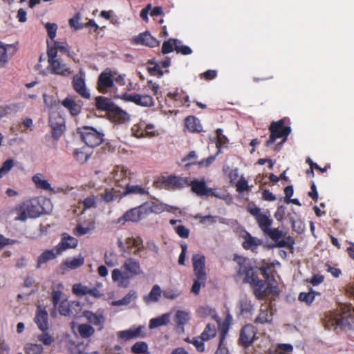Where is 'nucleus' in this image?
Wrapping results in <instances>:
<instances>
[{
  "label": "nucleus",
  "instance_id": "1",
  "mask_svg": "<svg viewBox=\"0 0 354 354\" xmlns=\"http://www.w3.org/2000/svg\"><path fill=\"white\" fill-rule=\"evenodd\" d=\"M122 271L114 269L112 271V279L114 282H118L120 286H127L129 280L142 272L140 262L136 259L129 258L122 266Z\"/></svg>",
  "mask_w": 354,
  "mask_h": 354
},
{
  "label": "nucleus",
  "instance_id": "2",
  "mask_svg": "<svg viewBox=\"0 0 354 354\" xmlns=\"http://www.w3.org/2000/svg\"><path fill=\"white\" fill-rule=\"evenodd\" d=\"M269 131L270 135L268 140L266 142L265 145L267 147H271L277 139L281 138V141L275 146V151H279L282 145L287 140L289 134L291 132L290 127L285 125L284 119H281L277 122H272Z\"/></svg>",
  "mask_w": 354,
  "mask_h": 354
},
{
  "label": "nucleus",
  "instance_id": "3",
  "mask_svg": "<svg viewBox=\"0 0 354 354\" xmlns=\"http://www.w3.org/2000/svg\"><path fill=\"white\" fill-rule=\"evenodd\" d=\"M16 220L26 221L28 218H37L43 213V207L38 198H32L23 201L16 207Z\"/></svg>",
  "mask_w": 354,
  "mask_h": 354
},
{
  "label": "nucleus",
  "instance_id": "4",
  "mask_svg": "<svg viewBox=\"0 0 354 354\" xmlns=\"http://www.w3.org/2000/svg\"><path fill=\"white\" fill-rule=\"evenodd\" d=\"M48 69L52 74L58 75L63 77L69 76L72 71L71 68L64 63L59 57H56V52L54 50H50L47 52Z\"/></svg>",
  "mask_w": 354,
  "mask_h": 354
},
{
  "label": "nucleus",
  "instance_id": "5",
  "mask_svg": "<svg viewBox=\"0 0 354 354\" xmlns=\"http://www.w3.org/2000/svg\"><path fill=\"white\" fill-rule=\"evenodd\" d=\"M82 141L89 147L93 148L100 145L104 141V133L95 128L84 126L78 128Z\"/></svg>",
  "mask_w": 354,
  "mask_h": 354
},
{
  "label": "nucleus",
  "instance_id": "6",
  "mask_svg": "<svg viewBox=\"0 0 354 354\" xmlns=\"http://www.w3.org/2000/svg\"><path fill=\"white\" fill-rule=\"evenodd\" d=\"M151 210L153 211V209H149L148 204L144 203L137 207L131 208L127 211L122 216L118 218V223H124L125 222L138 223L150 214ZM154 211L156 210L154 209Z\"/></svg>",
  "mask_w": 354,
  "mask_h": 354
},
{
  "label": "nucleus",
  "instance_id": "7",
  "mask_svg": "<svg viewBox=\"0 0 354 354\" xmlns=\"http://www.w3.org/2000/svg\"><path fill=\"white\" fill-rule=\"evenodd\" d=\"M245 283H248L251 285L254 294L258 299H264L272 291L270 285L267 284L266 280L259 279L256 273L246 280Z\"/></svg>",
  "mask_w": 354,
  "mask_h": 354
},
{
  "label": "nucleus",
  "instance_id": "8",
  "mask_svg": "<svg viewBox=\"0 0 354 354\" xmlns=\"http://www.w3.org/2000/svg\"><path fill=\"white\" fill-rule=\"evenodd\" d=\"M157 183H160L163 188L168 190L181 189L188 186L189 178L170 175L162 176Z\"/></svg>",
  "mask_w": 354,
  "mask_h": 354
},
{
  "label": "nucleus",
  "instance_id": "9",
  "mask_svg": "<svg viewBox=\"0 0 354 354\" xmlns=\"http://www.w3.org/2000/svg\"><path fill=\"white\" fill-rule=\"evenodd\" d=\"M233 261L237 263V274L239 277H244L243 281L248 280L255 273L254 268L247 257L238 254L233 255Z\"/></svg>",
  "mask_w": 354,
  "mask_h": 354
},
{
  "label": "nucleus",
  "instance_id": "10",
  "mask_svg": "<svg viewBox=\"0 0 354 354\" xmlns=\"http://www.w3.org/2000/svg\"><path fill=\"white\" fill-rule=\"evenodd\" d=\"M257 329L251 324H245L240 330L238 343L244 348H248L257 338Z\"/></svg>",
  "mask_w": 354,
  "mask_h": 354
},
{
  "label": "nucleus",
  "instance_id": "11",
  "mask_svg": "<svg viewBox=\"0 0 354 354\" xmlns=\"http://www.w3.org/2000/svg\"><path fill=\"white\" fill-rule=\"evenodd\" d=\"M188 186H190L192 192L198 196H215L220 198L215 192V189L207 187L204 179L201 180L197 179L191 180L189 178Z\"/></svg>",
  "mask_w": 354,
  "mask_h": 354
},
{
  "label": "nucleus",
  "instance_id": "12",
  "mask_svg": "<svg viewBox=\"0 0 354 354\" xmlns=\"http://www.w3.org/2000/svg\"><path fill=\"white\" fill-rule=\"evenodd\" d=\"M264 234L268 235L272 241L276 243L275 247L277 248H293L295 244L293 238H292L290 236H288L285 239L280 240V239L283 236V232L279 230L278 228H269L268 230L266 231V232Z\"/></svg>",
  "mask_w": 354,
  "mask_h": 354
},
{
  "label": "nucleus",
  "instance_id": "13",
  "mask_svg": "<svg viewBox=\"0 0 354 354\" xmlns=\"http://www.w3.org/2000/svg\"><path fill=\"white\" fill-rule=\"evenodd\" d=\"M114 86V78L111 69L106 68L98 76L97 89L103 94L106 93Z\"/></svg>",
  "mask_w": 354,
  "mask_h": 354
},
{
  "label": "nucleus",
  "instance_id": "14",
  "mask_svg": "<svg viewBox=\"0 0 354 354\" xmlns=\"http://www.w3.org/2000/svg\"><path fill=\"white\" fill-rule=\"evenodd\" d=\"M145 326H139L138 327H131L128 330H120L118 332V339L125 342L132 339L144 337L145 336Z\"/></svg>",
  "mask_w": 354,
  "mask_h": 354
},
{
  "label": "nucleus",
  "instance_id": "15",
  "mask_svg": "<svg viewBox=\"0 0 354 354\" xmlns=\"http://www.w3.org/2000/svg\"><path fill=\"white\" fill-rule=\"evenodd\" d=\"M78 244V240L67 233L62 234L60 242L55 246V250L57 254H62L64 251L75 248Z\"/></svg>",
  "mask_w": 354,
  "mask_h": 354
},
{
  "label": "nucleus",
  "instance_id": "16",
  "mask_svg": "<svg viewBox=\"0 0 354 354\" xmlns=\"http://www.w3.org/2000/svg\"><path fill=\"white\" fill-rule=\"evenodd\" d=\"M34 322L38 328L42 332H45L48 330V314L44 308L41 307V306H38L37 307Z\"/></svg>",
  "mask_w": 354,
  "mask_h": 354
},
{
  "label": "nucleus",
  "instance_id": "17",
  "mask_svg": "<svg viewBox=\"0 0 354 354\" xmlns=\"http://www.w3.org/2000/svg\"><path fill=\"white\" fill-rule=\"evenodd\" d=\"M73 89L83 98L89 99L91 97L88 90L86 87L85 79L82 75H74L72 81Z\"/></svg>",
  "mask_w": 354,
  "mask_h": 354
},
{
  "label": "nucleus",
  "instance_id": "18",
  "mask_svg": "<svg viewBox=\"0 0 354 354\" xmlns=\"http://www.w3.org/2000/svg\"><path fill=\"white\" fill-rule=\"evenodd\" d=\"M107 117L109 120L118 124H123L130 120V115L117 105L111 110Z\"/></svg>",
  "mask_w": 354,
  "mask_h": 354
},
{
  "label": "nucleus",
  "instance_id": "19",
  "mask_svg": "<svg viewBox=\"0 0 354 354\" xmlns=\"http://www.w3.org/2000/svg\"><path fill=\"white\" fill-rule=\"evenodd\" d=\"M192 262L195 276L207 277L205 256L202 254H195L192 256Z\"/></svg>",
  "mask_w": 354,
  "mask_h": 354
},
{
  "label": "nucleus",
  "instance_id": "20",
  "mask_svg": "<svg viewBox=\"0 0 354 354\" xmlns=\"http://www.w3.org/2000/svg\"><path fill=\"white\" fill-rule=\"evenodd\" d=\"M123 99L126 101L132 102L138 105L150 106L153 104V97L148 95H124Z\"/></svg>",
  "mask_w": 354,
  "mask_h": 354
},
{
  "label": "nucleus",
  "instance_id": "21",
  "mask_svg": "<svg viewBox=\"0 0 354 354\" xmlns=\"http://www.w3.org/2000/svg\"><path fill=\"white\" fill-rule=\"evenodd\" d=\"M244 241L242 243V247L246 250H251L253 252H257V248L262 244V241L257 237L252 236L250 233L245 231L242 236Z\"/></svg>",
  "mask_w": 354,
  "mask_h": 354
},
{
  "label": "nucleus",
  "instance_id": "22",
  "mask_svg": "<svg viewBox=\"0 0 354 354\" xmlns=\"http://www.w3.org/2000/svg\"><path fill=\"white\" fill-rule=\"evenodd\" d=\"M134 135L137 138H143L146 136L152 137L156 136L154 126L151 124H145L140 123L138 126L134 125L132 128Z\"/></svg>",
  "mask_w": 354,
  "mask_h": 354
},
{
  "label": "nucleus",
  "instance_id": "23",
  "mask_svg": "<svg viewBox=\"0 0 354 354\" xmlns=\"http://www.w3.org/2000/svg\"><path fill=\"white\" fill-rule=\"evenodd\" d=\"M83 316L90 324L97 326L98 330H102L104 328L106 319L102 314H97L90 310H85L83 312Z\"/></svg>",
  "mask_w": 354,
  "mask_h": 354
},
{
  "label": "nucleus",
  "instance_id": "24",
  "mask_svg": "<svg viewBox=\"0 0 354 354\" xmlns=\"http://www.w3.org/2000/svg\"><path fill=\"white\" fill-rule=\"evenodd\" d=\"M273 313L270 306H261L259 313L254 319L255 324H270L272 321Z\"/></svg>",
  "mask_w": 354,
  "mask_h": 354
},
{
  "label": "nucleus",
  "instance_id": "25",
  "mask_svg": "<svg viewBox=\"0 0 354 354\" xmlns=\"http://www.w3.org/2000/svg\"><path fill=\"white\" fill-rule=\"evenodd\" d=\"M116 104L111 98L98 96L95 99V106L98 111H106L108 115Z\"/></svg>",
  "mask_w": 354,
  "mask_h": 354
},
{
  "label": "nucleus",
  "instance_id": "26",
  "mask_svg": "<svg viewBox=\"0 0 354 354\" xmlns=\"http://www.w3.org/2000/svg\"><path fill=\"white\" fill-rule=\"evenodd\" d=\"M134 41L137 44L145 45L149 47H155L158 46L159 43L148 31L139 34L135 37Z\"/></svg>",
  "mask_w": 354,
  "mask_h": 354
},
{
  "label": "nucleus",
  "instance_id": "27",
  "mask_svg": "<svg viewBox=\"0 0 354 354\" xmlns=\"http://www.w3.org/2000/svg\"><path fill=\"white\" fill-rule=\"evenodd\" d=\"M128 171L124 169L123 167L117 166L113 170V178L115 182V185L118 187H124L123 183L128 180Z\"/></svg>",
  "mask_w": 354,
  "mask_h": 354
},
{
  "label": "nucleus",
  "instance_id": "28",
  "mask_svg": "<svg viewBox=\"0 0 354 354\" xmlns=\"http://www.w3.org/2000/svg\"><path fill=\"white\" fill-rule=\"evenodd\" d=\"M185 126L192 133H200L203 131L200 120L194 115H189L185 119Z\"/></svg>",
  "mask_w": 354,
  "mask_h": 354
},
{
  "label": "nucleus",
  "instance_id": "29",
  "mask_svg": "<svg viewBox=\"0 0 354 354\" xmlns=\"http://www.w3.org/2000/svg\"><path fill=\"white\" fill-rule=\"evenodd\" d=\"M32 180L37 189L49 191L50 192H53L50 184L48 180H45L44 176L42 174H36L32 177Z\"/></svg>",
  "mask_w": 354,
  "mask_h": 354
},
{
  "label": "nucleus",
  "instance_id": "30",
  "mask_svg": "<svg viewBox=\"0 0 354 354\" xmlns=\"http://www.w3.org/2000/svg\"><path fill=\"white\" fill-rule=\"evenodd\" d=\"M59 254L57 253L55 248L53 250H45L38 257L36 268L37 269L40 268L42 264L46 263L50 260L54 259Z\"/></svg>",
  "mask_w": 354,
  "mask_h": 354
},
{
  "label": "nucleus",
  "instance_id": "31",
  "mask_svg": "<svg viewBox=\"0 0 354 354\" xmlns=\"http://www.w3.org/2000/svg\"><path fill=\"white\" fill-rule=\"evenodd\" d=\"M124 190L121 194V196H124L129 194H138V195H145L148 192L147 191L143 188L140 185H129L128 183L124 184Z\"/></svg>",
  "mask_w": 354,
  "mask_h": 354
},
{
  "label": "nucleus",
  "instance_id": "32",
  "mask_svg": "<svg viewBox=\"0 0 354 354\" xmlns=\"http://www.w3.org/2000/svg\"><path fill=\"white\" fill-rule=\"evenodd\" d=\"M62 104L69 111L73 116H76L81 112V106L72 98H65Z\"/></svg>",
  "mask_w": 354,
  "mask_h": 354
},
{
  "label": "nucleus",
  "instance_id": "33",
  "mask_svg": "<svg viewBox=\"0 0 354 354\" xmlns=\"http://www.w3.org/2000/svg\"><path fill=\"white\" fill-rule=\"evenodd\" d=\"M86 347L83 342L75 343L74 342H69L68 348L71 354H99L98 351H93L91 353H84Z\"/></svg>",
  "mask_w": 354,
  "mask_h": 354
},
{
  "label": "nucleus",
  "instance_id": "34",
  "mask_svg": "<svg viewBox=\"0 0 354 354\" xmlns=\"http://www.w3.org/2000/svg\"><path fill=\"white\" fill-rule=\"evenodd\" d=\"M48 125L50 127L66 128L64 118L57 112H53L50 114Z\"/></svg>",
  "mask_w": 354,
  "mask_h": 354
},
{
  "label": "nucleus",
  "instance_id": "35",
  "mask_svg": "<svg viewBox=\"0 0 354 354\" xmlns=\"http://www.w3.org/2000/svg\"><path fill=\"white\" fill-rule=\"evenodd\" d=\"M169 322V315L163 314L156 318H153L149 321V327L151 329L156 328L162 326L167 325Z\"/></svg>",
  "mask_w": 354,
  "mask_h": 354
},
{
  "label": "nucleus",
  "instance_id": "36",
  "mask_svg": "<svg viewBox=\"0 0 354 354\" xmlns=\"http://www.w3.org/2000/svg\"><path fill=\"white\" fill-rule=\"evenodd\" d=\"M53 46H50V43L47 41L48 44V49L47 52H48L50 50H54L56 52V57H57V53L59 51L62 53H68L69 51V47L68 45L66 42H60V41H53Z\"/></svg>",
  "mask_w": 354,
  "mask_h": 354
},
{
  "label": "nucleus",
  "instance_id": "37",
  "mask_svg": "<svg viewBox=\"0 0 354 354\" xmlns=\"http://www.w3.org/2000/svg\"><path fill=\"white\" fill-rule=\"evenodd\" d=\"M256 221L263 233L266 232L272 224V220L263 213L256 218Z\"/></svg>",
  "mask_w": 354,
  "mask_h": 354
},
{
  "label": "nucleus",
  "instance_id": "38",
  "mask_svg": "<svg viewBox=\"0 0 354 354\" xmlns=\"http://www.w3.org/2000/svg\"><path fill=\"white\" fill-rule=\"evenodd\" d=\"M77 332L82 338H89L94 334L95 329L88 324H81L77 327Z\"/></svg>",
  "mask_w": 354,
  "mask_h": 354
},
{
  "label": "nucleus",
  "instance_id": "39",
  "mask_svg": "<svg viewBox=\"0 0 354 354\" xmlns=\"http://www.w3.org/2000/svg\"><path fill=\"white\" fill-rule=\"evenodd\" d=\"M12 48V45L3 44L0 41V68L5 67L8 62L7 52L10 48Z\"/></svg>",
  "mask_w": 354,
  "mask_h": 354
},
{
  "label": "nucleus",
  "instance_id": "40",
  "mask_svg": "<svg viewBox=\"0 0 354 354\" xmlns=\"http://www.w3.org/2000/svg\"><path fill=\"white\" fill-rule=\"evenodd\" d=\"M75 160L80 163L86 162L90 157V153L86 151L85 147L76 149L73 152Z\"/></svg>",
  "mask_w": 354,
  "mask_h": 354
},
{
  "label": "nucleus",
  "instance_id": "41",
  "mask_svg": "<svg viewBox=\"0 0 354 354\" xmlns=\"http://www.w3.org/2000/svg\"><path fill=\"white\" fill-rule=\"evenodd\" d=\"M227 330H223L219 335V343L215 354H230L228 348L224 346V341L226 338Z\"/></svg>",
  "mask_w": 354,
  "mask_h": 354
},
{
  "label": "nucleus",
  "instance_id": "42",
  "mask_svg": "<svg viewBox=\"0 0 354 354\" xmlns=\"http://www.w3.org/2000/svg\"><path fill=\"white\" fill-rule=\"evenodd\" d=\"M174 50L177 53H180L183 55H188L192 53V50L185 45H183L181 41L174 39Z\"/></svg>",
  "mask_w": 354,
  "mask_h": 354
},
{
  "label": "nucleus",
  "instance_id": "43",
  "mask_svg": "<svg viewBox=\"0 0 354 354\" xmlns=\"http://www.w3.org/2000/svg\"><path fill=\"white\" fill-rule=\"evenodd\" d=\"M26 354H43L44 348L41 344L27 343L24 346Z\"/></svg>",
  "mask_w": 354,
  "mask_h": 354
},
{
  "label": "nucleus",
  "instance_id": "44",
  "mask_svg": "<svg viewBox=\"0 0 354 354\" xmlns=\"http://www.w3.org/2000/svg\"><path fill=\"white\" fill-rule=\"evenodd\" d=\"M131 352L134 354H150L148 345L145 342H138L131 347Z\"/></svg>",
  "mask_w": 354,
  "mask_h": 354
},
{
  "label": "nucleus",
  "instance_id": "45",
  "mask_svg": "<svg viewBox=\"0 0 354 354\" xmlns=\"http://www.w3.org/2000/svg\"><path fill=\"white\" fill-rule=\"evenodd\" d=\"M189 314L185 311L178 310L175 315V322L178 326H183L189 320Z\"/></svg>",
  "mask_w": 354,
  "mask_h": 354
},
{
  "label": "nucleus",
  "instance_id": "46",
  "mask_svg": "<svg viewBox=\"0 0 354 354\" xmlns=\"http://www.w3.org/2000/svg\"><path fill=\"white\" fill-rule=\"evenodd\" d=\"M207 280V277L196 276V279L194 280L191 291L194 295H198L200 292L201 286H205Z\"/></svg>",
  "mask_w": 354,
  "mask_h": 354
},
{
  "label": "nucleus",
  "instance_id": "47",
  "mask_svg": "<svg viewBox=\"0 0 354 354\" xmlns=\"http://www.w3.org/2000/svg\"><path fill=\"white\" fill-rule=\"evenodd\" d=\"M317 295H319V293L313 290L309 292H302L299 295L298 299L309 306L313 302Z\"/></svg>",
  "mask_w": 354,
  "mask_h": 354
},
{
  "label": "nucleus",
  "instance_id": "48",
  "mask_svg": "<svg viewBox=\"0 0 354 354\" xmlns=\"http://www.w3.org/2000/svg\"><path fill=\"white\" fill-rule=\"evenodd\" d=\"M216 328L214 324H208L206 327L205 328L203 332L201 335V338L203 340H209L212 337H214L216 335Z\"/></svg>",
  "mask_w": 354,
  "mask_h": 354
},
{
  "label": "nucleus",
  "instance_id": "49",
  "mask_svg": "<svg viewBox=\"0 0 354 354\" xmlns=\"http://www.w3.org/2000/svg\"><path fill=\"white\" fill-rule=\"evenodd\" d=\"M161 290L158 285H154L149 295L145 297L147 301H158L161 295Z\"/></svg>",
  "mask_w": 354,
  "mask_h": 354
},
{
  "label": "nucleus",
  "instance_id": "50",
  "mask_svg": "<svg viewBox=\"0 0 354 354\" xmlns=\"http://www.w3.org/2000/svg\"><path fill=\"white\" fill-rule=\"evenodd\" d=\"M116 193L117 192L113 189H106L104 193L100 194V197L104 202L109 203L118 198V195Z\"/></svg>",
  "mask_w": 354,
  "mask_h": 354
},
{
  "label": "nucleus",
  "instance_id": "51",
  "mask_svg": "<svg viewBox=\"0 0 354 354\" xmlns=\"http://www.w3.org/2000/svg\"><path fill=\"white\" fill-rule=\"evenodd\" d=\"M215 158H216V155L215 156H210L208 158H207L205 159H203V160H202L201 161H192V162H187V163L185 164V166L187 167H189L191 165H197L200 167H209L210 165H212L213 163V162L214 161Z\"/></svg>",
  "mask_w": 354,
  "mask_h": 354
},
{
  "label": "nucleus",
  "instance_id": "52",
  "mask_svg": "<svg viewBox=\"0 0 354 354\" xmlns=\"http://www.w3.org/2000/svg\"><path fill=\"white\" fill-rule=\"evenodd\" d=\"M84 263L83 257H76L72 259H67L65 261V265L70 269H76L82 266Z\"/></svg>",
  "mask_w": 354,
  "mask_h": 354
},
{
  "label": "nucleus",
  "instance_id": "53",
  "mask_svg": "<svg viewBox=\"0 0 354 354\" xmlns=\"http://www.w3.org/2000/svg\"><path fill=\"white\" fill-rule=\"evenodd\" d=\"M37 339L46 346H50L55 342V338L47 331L42 332L41 334L38 335Z\"/></svg>",
  "mask_w": 354,
  "mask_h": 354
},
{
  "label": "nucleus",
  "instance_id": "54",
  "mask_svg": "<svg viewBox=\"0 0 354 354\" xmlns=\"http://www.w3.org/2000/svg\"><path fill=\"white\" fill-rule=\"evenodd\" d=\"M81 310L82 306L79 301H70L69 316L77 317Z\"/></svg>",
  "mask_w": 354,
  "mask_h": 354
},
{
  "label": "nucleus",
  "instance_id": "55",
  "mask_svg": "<svg viewBox=\"0 0 354 354\" xmlns=\"http://www.w3.org/2000/svg\"><path fill=\"white\" fill-rule=\"evenodd\" d=\"M149 64H154L153 66L152 67H149L148 68V71L149 72V73L151 75H156L158 76V77H161L164 73L163 71L160 69V64L156 63L153 60H150L149 61Z\"/></svg>",
  "mask_w": 354,
  "mask_h": 354
},
{
  "label": "nucleus",
  "instance_id": "56",
  "mask_svg": "<svg viewBox=\"0 0 354 354\" xmlns=\"http://www.w3.org/2000/svg\"><path fill=\"white\" fill-rule=\"evenodd\" d=\"M14 166V161L12 159H8L3 163L1 167L0 168V178L3 177L6 174H8L12 167Z\"/></svg>",
  "mask_w": 354,
  "mask_h": 354
},
{
  "label": "nucleus",
  "instance_id": "57",
  "mask_svg": "<svg viewBox=\"0 0 354 354\" xmlns=\"http://www.w3.org/2000/svg\"><path fill=\"white\" fill-rule=\"evenodd\" d=\"M45 27L47 30L48 36L51 39V42H53L54 39L56 37L57 26L54 23H46Z\"/></svg>",
  "mask_w": 354,
  "mask_h": 354
},
{
  "label": "nucleus",
  "instance_id": "58",
  "mask_svg": "<svg viewBox=\"0 0 354 354\" xmlns=\"http://www.w3.org/2000/svg\"><path fill=\"white\" fill-rule=\"evenodd\" d=\"M176 233L183 239H187L189 236L190 231L184 225H177L174 227Z\"/></svg>",
  "mask_w": 354,
  "mask_h": 354
},
{
  "label": "nucleus",
  "instance_id": "59",
  "mask_svg": "<svg viewBox=\"0 0 354 354\" xmlns=\"http://www.w3.org/2000/svg\"><path fill=\"white\" fill-rule=\"evenodd\" d=\"M96 198V196L93 195L89 196L84 198L82 202L84 209H86L91 207H95L97 205Z\"/></svg>",
  "mask_w": 354,
  "mask_h": 354
},
{
  "label": "nucleus",
  "instance_id": "60",
  "mask_svg": "<svg viewBox=\"0 0 354 354\" xmlns=\"http://www.w3.org/2000/svg\"><path fill=\"white\" fill-rule=\"evenodd\" d=\"M70 301L64 300L59 303L58 310L60 315L69 316Z\"/></svg>",
  "mask_w": 354,
  "mask_h": 354
},
{
  "label": "nucleus",
  "instance_id": "61",
  "mask_svg": "<svg viewBox=\"0 0 354 354\" xmlns=\"http://www.w3.org/2000/svg\"><path fill=\"white\" fill-rule=\"evenodd\" d=\"M87 287L81 283H76L73 286L72 291L77 296H84L86 295Z\"/></svg>",
  "mask_w": 354,
  "mask_h": 354
},
{
  "label": "nucleus",
  "instance_id": "62",
  "mask_svg": "<svg viewBox=\"0 0 354 354\" xmlns=\"http://www.w3.org/2000/svg\"><path fill=\"white\" fill-rule=\"evenodd\" d=\"M173 39H169V40L165 41L163 42L162 46V49H161V51L163 54L170 53L173 52V50H174V44Z\"/></svg>",
  "mask_w": 354,
  "mask_h": 354
},
{
  "label": "nucleus",
  "instance_id": "63",
  "mask_svg": "<svg viewBox=\"0 0 354 354\" xmlns=\"http://www.w3.org/2000/svg\"><path fill=\"white\" fill-rule=\"evenodd\" d=\"M165 298L168 299H175L180 295V292L177 290L168 289L162 291Z\"/></svg>",
  "mask_w": 354,
  "mask_h": 354
},
{
  "label": "nucleus",
  "instance_id": "64",
  "mask_svg": "<svg viewBox=\"0 0 354 354\" xmlns=\"http://www.w3.org/2000/svg\"><path fill=\"white\" fill-rule=\"evenodd\" d=\"M80 14H76L73 18L70 19H69V25L71 26V28L74 29L75 30H77L80 28H82L83 27V26H82L80 24Z\"/></svg>",
  "mask_w": 354,
  "mask_h": 354
}]
</instances>
